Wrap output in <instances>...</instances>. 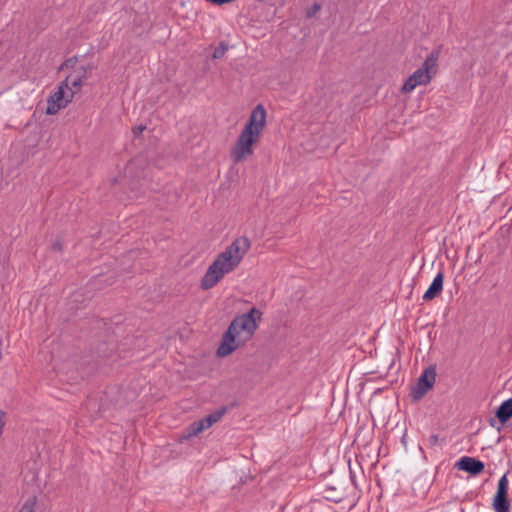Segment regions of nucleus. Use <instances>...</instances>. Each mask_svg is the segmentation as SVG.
Masks as SVG:
<instances>
[{"instance_id":"3","label":"nucleus","mask_w":512,"mask_h":512,"mask_svg":"<svg viewBox=\"0 0 512 512\" xmlns=\"http://www.w3.org/2000/svg\"><path fill=\"white\" fill-rule=\"evenodd\" d=\"M439 55V49L432 50L426 57L422 67L418 68L408 77V79L403 84L401 91L403 93H410L417 86L427 85L437 72Z\"/></svg>"},{"instance_id":"12","label":"nucleus","mask_w":512,"mask_h":512,"mask_svg":"<svg viewBox=\"0 0 512 512\" xmlns=\"http://www.w3.org/2000/svg\"><path fill=\"white\" fill-rule=\"evenodd\" d=\"M209 427H211V425H208L207 420L204 417L203 419H201L199 421H195V422L191 423L189 425V427L187 428V434L184 437L190 438L193 436H197L204 430L208 429Z\"/></svg>"},{"instance_id":"16","label":"nucleus","mask_w":512,"mask_h":512,"mask_svg":"<svg viewBox=\"0 0 512 512\" xmlns=\"http://www.w3.org/2000/svg\"><path fill=\"white\" fill-rule=\"evenodd\" d=\"M226 411H227L226 407H222V408L210 413L209 415H207L205 418L207 420L208 425L212 426L213 424L218 422L223 417V415L226 413Z\"/></svg>"},{"instance_id":"11","label":"nucleus","mask_w":512,"mask_h":512,"mask_svg":"<svg viewBox=\"0 0 512 512\" xmlns=\"http://www.w3.org/2000/svg\"><path fill=\"white\" fill-rule=\"evenodd\" d=\"M496 417L503 425L512 418V398H509L501 403L496 410Z\"/></svg>"},{"instance_id":"4","label":"nucleus","mask_w":512,"mask_h":512,"mask_svg":"<svg viewBox=\"0 0 512 512\" xmlns=\"http://www.w3.org/2000/svg\"><path fill=\"white\" fill-rule=\"evenodd\" d=\"M242 258H216L208 267L201 280V289L209 290L213 288L225 274L232 271L240 264Z\"/></svg>"},{"instance_id":"13","label":"nucleus","mask_w":512,"mask_h":512,"mask_svg":"<svg viewBox=\"0 0 512 512\" xmlns=\"http://www.w3.org/2000/svg\"><path fill=\"white\" fill-rule=\"evenodd\" d=\"M209 427H211V425H208L207 420L204 417L203 419H201L199 421H195V422L191 423L189 425V427L187 428V434L184 437L190 438L193 436H197L204 430L208 429Z\"/></svg>"},{"instance_id":"23","label":"nucleus","mask_w":512,"mask_h":512,"mask_svg":"<svg viewBox=\"0 0 512 512\" xmlns=\"http://www.w3.org/2000/svg\"><path fill=\"white\" fill-rule=\"evenodd\" d=\"M5 412L4 411H0V436L2 435L3 433V429H4V426H5Z\"/></svg>"},{"instance_id":"18","label":"nucleus","mask_w":512,"mask_h":512,"mask_svg":"<svg viewBox=\"0 0 512 512\" xmlns=\"http://www.w3.org/2000/svg\"><path fill=\"white\" fill-rule=\"evenodd\" d=\"M227 50H228L227 45L224 42H221L220 45L214 49L212 57L214 59L222 58L225 55Z\"/></svg>"},{"instance_id":"22","label":"nucleus","mask_w":512,"mask_h":512,"mask_svg":"<svg viewBox=\"0 0 512 512\" xmlns=\"http://www.w3.org/2000/svg\"><path fill=\"white\" fill-rule=\"evenodd\" d=\"M52 251L54 253L62 252V244L59 240L55 241L52 245Z\"/></svg>"},{"instance_id":"9","label":"nucleus","mask_w":512,"mask_h":512,"mask_svg":"<svg viewBox=\"0 0 512 512\" xmlns=\"http://www.w3.org/2000/svg\"><path fill=\"white\" fill-rule=\"evenodd\" d=\"M250 245V240L247 237H238L217 256H243L249 250Z\"/></svg>"},{"instance_id":"6","label":"nucleus","mask_w":512,"mask_h":512,"mask_svg":"<svg viewBox=\"0 0 512 512\" xmlns=\"http://www.w3.org/2000/svg\"><path fill=\"white\" fill-rule=\"evenodd\" d=\"M75 91L68 93L64 85H59L58 89L50 95L47 100L46 113L48 115H55L59 110L65 108L72 100Z\"/></svg>"},{"instance_id":"5","label":"nucleus","mask_w":512,"mask_h":512,"mask_svg":"<svg viewBox=\"0 0 512 512\" xmlns=\"http://www.w3.org/2000/svg\"><path fill=\"white\" fill-rule=\"evenodd\" d=\"M435 379L436 369L433 366H429L422 372L416 385L411 390L413 400L418 401L422 399L428 390L433 387Z\"/></svg>"},{"instance_id":"20","label":"nucleus","mask_w":512,"mask_h":512,"mask_svg":"<svg viewBox=\"0 0 512 512\" xmlns=\"http://www.w3.org/2000/svg\"><path fill=\"white\" fill-rule=\"evenodd\" d=\"M427 442H428V445L431 447V448H434L436 446H440L441 445V441L439 439V436L436 435V434H432L428 437L427 439Z\"/></svg>"},{"instance_id":"21","label":"nucleus","mask_w":512,"mask_h":512,"mask_svg":"<svg viewBox=\"0 0 512 512\" xmlns=\"http://www.w3.org/2000/svg\"><path fill=\"white\" fill-rule=\"evenodd\" d=\"M146 129V126L144 125H138L136 127L133 128L132 132L134 134L135 137H138L142 134V132Z\"/></svg>"},{"instance_id":"7","label":"nucleus","mask_w":512,"mask_h":512,"mask_svg":"<svg viewBox=\"0 0 512 512\" xmlns=\"http://www.w3.org/2000/svg\"><path fill=\"white\" fill-rule=\"evenodd\" d=\"M508 485L507 474H504L498 481L497 491L493 499V509L495 512H510Z\"/></svg>"},{"instance_id":"17","label":"nucleus","mask_w":512,"mask_h":512,"mask_svg":"<svg viewBox=\"0 0 512 512\" xmlns=\"http://www.w3.org/2000/svg\"><path fill=\"white\" fill-rule=\"evenodd\" d=\"M36 504H37V497L30 496L22 504L19 512H35Z\"/></svg>"},{"instance_id":"24","label":"nucleus","mask_w":512,"mask_h":512,"mask_svg":"<svg viewBox=\"0 0 512 512\" xmlns=\"http://www.w3.org/2000/svg\"><path fill=\"white\" fill-rule=\"evenodd\" d=\"M82 293L80 291H76L72 294L71 298H72V301L73 302H78L80 301V297H82Z\"/></svg>"},{"instance_id":"1","label":"nucleus","mask_w":512,"mask_h":512,"mask_svg":"<svg viewBox=\"0 0 512 512\" xmlns=\"http://www.w3.org/2000/svg\"><path fill=\"white\" fill-rule=\"evenodd\" d=\"M261 315L262 313L258 309L252 308L248 313L236 316L222 336L217 355L219 357L228 356L248 341L257 329L256 320L260 319Z\"/></svg>"},{"instance_id":"19","label":"nucleus","mask_w":512,"mask_h":512,"mask_svg":"<svg viewBox=\"0 0 512 512\" xmlns=\"http://www.w3.org/2000/svg\"><path fill=\"white\" fill-rule=\"evenodd\" d=\"M321 10V5L315 2L311 7L306 10V17L313 18Z\"/></svg>"},{"instance_id":"8","label":"nucleus","mask_w":512,"mask_h":512,"mask_svg":"<svg viewBox=\"0 0 512 512\" xmlns=\"http://www.w3.org/2000/svg\"><path fill=\"white\" fill-rule=\"evenodd\" d=\"M455 467L476 476L484 471L485 465L476 458L463 456L456 462Z\"/></svg>"},{"instance_id":"15","label":"nucleus","mask_w":512,"mask_h":512,"mask_svg":"<svg viewBox=\"0 0 512 512\" xmlns=\"http://www.w3.org/2000/svg\"><path fill=\"white\" fill-rule=\"evenodd\" d=\"M82 83V79L80 76H73L69 75L66 77L65 81L62 82L60 85H64V88L71 93V91H74L73 88L76 90L80 89Z\"/></svg>"},{"instance_id":"10","label":"nucleus","mask_w":512,"mask_h":512,"mask_svg":"<svg viewBox=\"0 0 512 512\" xmlns=\"http://www.w3.org/2000/svg\"><path fill=\"white\" fill-rule=\"evenodd\" d=\"M443 273L439 272L435 278L433 279L432 283L430 284L429 288L423 295V299L425 301H430L434 299L437 295L441 293L443 290Z\"/></svg>"},{"instance_id":"14","label":"nucleus","mask_w":512,"mask_h":512,"mask_svg":"<svg viewBox=\"0 0 512 512\" xmlns=\"http://www.w3.org/2000/svg\"><path fill=\"white\" fill-rule=\"evenodd\" d=\"M324 497L335 503H338L344 498V491L334 486H327L324 490Z\"/></svg>"},{"instance_id":"2","label":"nucleus","mask_w":512,"mask_h":512,"mask_svg":"<svg viewBox=\"0 0 512 512\" xmlns=\"http://www.w3.org/2000/svg\"><path fill=\"white\" fill-rule=\"evenodd\" d=\"M266 110L262 104H258L251 112L249 119L237 138L231 150V157L238 163L253 154V144L258 142L262 130L266 125Z\"/></svg>"}]
</instances>
